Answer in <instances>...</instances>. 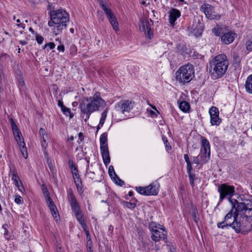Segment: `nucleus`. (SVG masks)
I'll list each match as a JSON object with an SVG mask.
<instances>
[{
    "instance_id": "obj_1",
    "label": "nucleus",
    "mask_w": 252,
    "mask_h": 252,
    "mask_svg": "<svg viewBox=\"0 0 252 252\" xmlns=\"http://www.w3.org/2000/svg\"><path fill=\"white\" fill-rule=\"evenodd\" d=\"M238 199L241 201L238 204L234 212V223L232 228L236 233L252 230V200L240 195Z\"/></svg>"
},
{
    "instance_id": "obj_2",
    "label": "nucleus",
    "mask_w": 252,
    "mask_h": 252,
    "mask_svg": "<svg viewBox=\"0 0 252 252\" xmlns=\"http://www.w3.org/2000/svg\"><path fill=\"white\" fill-rule=\"evenodd\" d=\"M104 105V101L100 97L99 93H96L93 96L82 99L79 104L82 117L84 121L89 119L91 114Z\"/></svg>"
},
{
    "instance_id": "obj_3",
    "label": "nucleus",
    "mask_w": 252,
    "mask_h": 252,
    "mask_svg": "<svg viewBox=\"0 0 252 252\" xmlns=\"http://www.w3.org/2000/svg\"><path fill=\"white\" fill-rule=\"evenodd\" d=\"M69 20V14L64 10L59 9L53 10L50 12V20L48 21V25L53 27V32L57 35L66 29Z\"/></svg>"
},
{
    "instance_id": "obj_4",
    "label": "nucleus",
    "mask_w": 252,
    "mask_h": 252,
    "mask_svg": "<svg viewBox=\"0 0 252 252\" xmlns=\"http://www.w3.org/2000/svg\"><path fill=\"white\" fill-rule=\"evenodd\" d=\"M229 62L224 54L216 56L209 63V72L212 79L221 78L226 72Z\"/></svg>"
},
{
    "instance_id": "obj_5",
    "label": "nucleus",
    "mask_w": 252,
    "mask_h": 252,
    "mask_svg": "<svg viewBox=\"0 0 252 252\" xmlns=\"http://www.w3.org/2000/svg\"><path fill=\"white\" fill-rule=\"evenodd\" d=\"M218 191L220 193V199L217 206H219L225 198L228 199L231 205H237L241 202V200L232 199L231 198L234 195L235 190V187L232 185H229L227 184H222L220 185L218 188Z\"/></svg>"
},
{
    "instance_id": "obj_6",
    "label": "nucleus",
    "mask_w": 252,
    "mask_h": 252,
    "mask_svg": "<svg viewBox=\"0 0 252 252\" xmlns=\"http://www.w3.org/2000/svg\"><path fill=\"white\" fill-rule=\"evenodd\" d=\"M193 76V66L188 63L179 68L176 72L175 78L180 83L184 84L190 82Z\"/></svg>"
},
{
    "instance_id": "obj_7",
    "label": "nucleus",
    "mask_w": 252,
    "mask_h": 252,
    "mask_svg": "<svg viewBox=\"0 0 252 252\" xmlns=\"http://www.w3.org/2000/svg\"><path fill=\"white\" fill-rule=\"evenodd\" d=\"M87 165L86 168V175L93 180L100 181L101 180V175L102 171L98 164L95 162L91 163L89 165V160H87Z\"/></svg>"
},
{
    "instance_id": "obj_8",
    "label": "nucleus",
    "mask_w": 252,
    "mask_h": 252,
    "mask_svg": "<svg viewBox=\"0 0 252 252\" xmlns=\"http://www.w3.org/2000/svg\"><path fill=\"white\" fill-rule=\"evenodd\" d=\"M199 157L202 164L207 163L210 159V145L208 140L202 137V147Z\"/></svg>"
},
{
    "instance_id": "obj_9",
    "label": "nucleus",
    "mask_w": 252,
    "mask_h": 252,
    "mask_svg": "<svg viewBox=\"0 0 252 252\" xmlns=\"http://www.w3.org/2000/svg\"><path fill=\"white\" fill-rule=\"evenodd\" d=\"M237 205H232L231 209L226 215L224 220L217 223V226L219 228L223 229L228 227L232 228V224L234 223V212L236 210Z\"/></svg>"
},
{
    "instance_id": "obj_10",
    "label": "nucleus",
    "mask_w": 252,
    "mask_h": 252,
    "mask_svg": "<svg viewBox=\"0 0 252 252\" xmlns=\"http://www.w3.org/2000/svg\"><path fill=\"white\" fill-rule=\"evenodd\" d=\"M153 25V22L151 19L142 20L139 24V28L141 32H145L146 37L151 39L153 37V31L151 26Z\"/></svg>"
},
{
    "instance_id": "obj_11",
    "label": "nucleus",
    "mask_w": 252,
    "mask_h": 252,
    "mask_svg": "<svg viewBox=\"0 0 252 252\" xmlns=\"http://www.w3.org/2000/svg\"><path fill=\"white\" fill-rule=\"evenodd\" d=\"M200 10L210 20H218L220 17V15L214 11V7L209 4H202L200 7Z\"/></svg>"
},
{
    "instance_id": "obj_12",
    "label": "nucleus",
    "mask_w": 252,
    "mask_h": 252,
    "mask_svg": "<svg viewBox=\"0 0 252 252\" xmlns=\"http://www.w3.org/2000/svg\"><path fill=\"white\" fill-rule=\"evenodd\" d=\"M15 138L20 148L21 152L23 157L27 158H28V152L26 145L24 141V139L22 136V134L18 128L12 130Z\"/></svg>"
},
{
    "instance_id": "obj_13",
    "label": "nucleus",
    "mask_w": 252,
    "mask_h": 252,
    "mask_svg": "<svg viewBox=\"0 0 252 252\" xmlns=\"http://www.w3.org/2000/svg\"><path fill=\"white\" fill-rule=\"evenodd\" d=\"M132 108V102L126 100H121L115 106L116 111L123 114L125 112H129Z\"/></svg>"
},
{
    "instance_id": "obj_14",
    "label": "nucleus",
    "mask_w": 252,
    "mask_h": 252,
    "mask_svg": "<svg viewBox=\"0 0 252 252\" xmlns=\"http://www.w3.org/2000/svg\"><path fill=\"white\" fill-rule=\"evenodd\" d=\"M169 25L174 27L177 24V20L181 17V13L179 9L171 8L167 12Z\"/></svg>"
},
{
    "instance_id": "obj_15",
    "label": "nucleus",
    "mask_w": 252,
    "mask_h": 252,
    "mask_svg": "<svg viewBox=\"0 0 252 252\" xmlns=\"http://www.w3.org/2000/svg\"><path fill=\"white\" fill-rule=\"evenodd\" d=\"M210 115V122L211 125L218 126L221 122V119L219 118V112L218 108L213 106L209 110Z\"/></svg>"
},
{
    "instance_id": "obj_16",
    "label": "nucleus",
    "mask_w": 252,
    "mask_h": 252,
    "mask_svg": "<svg viewBox=\"0 0 252 252\" xmlns=\"http://www.w3.org/2000/svg\"><path fill=\"white\" fill-rule=\"evenodd\" d=\"M236 36L237 34L232 32L224 33L221 37V42L224 44H229L234 41Z\"/></svg>"
},
{
    "instance_id": "obj_17",
    "label": "nucleus",
    "mask_w": 252,
    "mask_h": 252,
    "mask_svg": "<svg viewBox=\"0 0 252 252\" xmlns=\"http://www.w3.org/2000/svg\"><path fill=\"white\" fill-rule=\"evenodd\" d=\"M166 236V231L164 230V228L161 227V228H159V230H157L152 233L151 238L153 241L158 242L160 240L164 239Z\"/></svg>"
},
{
    "instance_id": "obj_18",
    "label": "nucleus",
    "mask_w": 252,
    "mask_h": 252,
    "mask_svg": "<svg viewBox=\"0 0 252 252\" xmlns=\"http://www.w3.org/2000/svg\"><path fill=\"white\" fill-rule=\"evenodd\" d=\"M106 15L108 19L114 30L116 32L119 31V24L117 22L116 17L112 13V11H106Z\"/></svg>"
},
{
    "instance_id": "obj_19",
    "label": "nucleus",
    "mask_w": 252,
    "mask_h": 252,
    "mask_svg": "<svg viewBox=\"0 0 252 252\" xmlns=\"http://www.w3.org/2000/svg\"><path fill=\"white\" fill-rule=\"evenodd\" d=\"M159 185L157 182H154L147 186V195H156L159 191Z\"/></svg>"
},
{
    "instance_id": "obj_20",
    "label": "nucleus",
    "mask_w": 252,
    "mask_h": 252,
    "mask_svg": "<svg viewBox=\"0 0 252 252\" xmlns=\"http://www.w3.org/2000/svg\"><path fill=\"white\" fill-rule=\"evenodd\" d=\"M69 201L71 209L73 212L80 210V208L76 198L72 193L70 195Z\"/></svg>"
},
{
    "instance_id": "obj_21",
    "label": "nucleus",
    "mask_w": 252,
    "mask_h": 252,
    "mask_svg": "<svg viewBox=\"0 0 252 252\" xmlns=\"http://www.w3.org/2000/svg\"><path fill=\"white\" fill-rule=\"evenodd\" d=\"M72 174L73 175L75 186L77 188L78 191H82L83 188L81 178L78 173V171H76L75 172L74 171Z\"/></svg>"
},
{
    "instance_id": "obj_22",
    "label": "nucleus",
    "mask_w": 252,
    "mask_h": 252,
    "mask_svg": "<svg viewBox=\"0 0 252 252\" xmlns=\"http://www.w3.org/2000/svg\"><path fill=\"white\" fill-rule=\"evenodd\" d=\"M48 207L49 208L52 215L54 219H57L59 217L58 212L57 209V207L53 202L51 198H48V201H46Z\"/></svg>"
},
{
    "instance_id": "obj_23",
    "label": "nucleus",
    "mask_w": 252,
    "mask_h": 252,
    "mask_svg": "<svg viewBox=\"0 0 252 252\" xmlns=\"http://www.w3.org/2000/svg\"><path fill=\"white\" fill-rule=\"evenodd\" d=\"M100 149L104 163L106 165L110 162V157L109 156L108 148H101Z\"/></svg>"
},
{
    "instance_id": "obj_24",
    "label": "nucleus",
    "mask_w": 252,
    "mask_h": 252,
    "mask_svg": "<svg viewBox=\"0 0 252 252\" xmlns=\"http://www.w3.org/2000/svg\"><path fill=\"white\" fill-rule=\"evenodd\" d=\"M100 148L108 147L107 133L106 132H104L100 135Z\"/></svg>"
},
{
    "instance_id": "obj_25",
    "label": "nucleus",
    "mask_w": 252,
    "mask_h": 252,
    "mask_svg": "<svg viewBox=\"0 0 252 252\" xmlns=\"http://www.w3.org/2000/svg\"><path fill=\"white\" fill-rule=\"evenodd\" d=\"M245 88L248 93L252 94V74L247 78L245 84Z\"/></svg>"
},
{
    "instance_id": "obj_26",
    "label": "nucleus",
    "mask_w": 252,
    "mask_h": 252,
    "mask_svg": "<svg viewBox=\"0 0 252 252\" xmlns=\"http://www.w3.org/2000/svg\"><path fill=\"white\" fill-rule=\"evenodd\" d=\"M10 172L12 173V180L13 181L15 186L20 184V181H21L17 174L16 170L15 169H13V170L11 169Z\"/></svg>"
},
{
    "instance_id": "obj_27",
    "label": "nucleus",
    "mask_w": 252,
    "mask_h": 252,
    "mask_svg": "<svg viewBox=\"0 0 252 252\" xmlns=\"http://www.w3.org/2000/svg\"><path fill=\"white\" fill-rule=\"evenodd\" d=\"M179 108L182 111L187 112L190 108V104L186 101H182L179 104Z\"/></svg>"
},
{
    "instance_id": "obj_28",
    "label": "nucleus",
    "mask_w": 252,
    "mask_h": 252,
    "mask_svg": "<svg viewBox=\"0 0 252 252\" xmlns=\"http://www.w3.org/2000/svg\"><path fill=\"white\" fill-rule=\"evenodd\" d=\"M149 228L153 233L156 231L159 230V228H161V226L152 221L149 223Z\"/></svg>"
},
{
    "instance_id": "obj_29",
    "label": "nucleus",
    "mask_w": 252,
    "mask_h": 252,
    "mask_svg": "<svg viewBox=\"0 0 252 252\" xmlns=\"http://www.w3.org/2000/svg\"><path fill=\"white\" fill-rule=\"evenodd\" d=\"M184 158L187 163V170H192V162L190 161L188 154H185Z\"/></svg>"
},
{
    "instance_id": "obj_30",
    "label": "nucleus",
    "mask_w": 252,
    "mask_h": 252,
    "mask_svg": "<svg viewBox=\"0 0 252 252\" xmlns=\"http://www.w3.org/2000/svg\"><path fill=\"white\" fill-rule=\"evenodd\" d=\"M184 158L187 163V170H192V162L190 161L188 154H185Z\"/></svg>"
},
{
    "instance_id": "obj_31",
    "label": "nucleus",
    "mask_w": 252,
    "mask_h": 252,
    "mask_svg": "<svg viewBox=\"0 0 252 252\" xmlns=\"http://www.w3.org/2000/svg\"><path fill=\"white\" fill-rule=\"evenodd\" d=\"M189 175V183L192 187L194 186V181L195 180V175L191 173L192 170H187Z\"/></svg>"
},
{
    "instance_id": "obj_32",
    "label": "nucleus",
    "mask_w": 252,
    "mask_h": 252,
    "mask_svg": "<svg viewBox=\"0 0 252 252\" xmlns=\"http://www.w3.org/2000/svg\"><path fill=\"white\" fill-rule=\"evenodd\" d=\"M245 46L247 51H252V38H246L245 39Z\"/></svg>"
},
{
    "instance_id": "obj_33",
    "label": "nucleus",
    "mask_w": 252,
    "mask_h": 252,
    "mask_svg": "<svg viewBox=\"0 0 252 252\" xmlns=\"http://www.w3.org/2000/svg\"><path fill=\"white\" fill-rule=\"evenodd\" d=\"M42 192L44 194L45 198H46V201H48V198H51L49 195V192L46 189V188L45 187L44 185L42 186Z\"/></svg>"
},
{
    "instance_id": "obj_34",
    "label": "nucleus",
    "mask_w": 252,
    "mask_h": 252,
    "mask_svg": "<svg viewBox=\"0 0 252 252\" xmlns=\"http://www.w3.org/2000/svg\"><path fill=\"white\" fill-rule=\"evenodd\" d=\"M112 179H113L116 184L120 186H123L125 185V182L122 181L117 175H116L115 177H114Z\"/></svg>"
},
{
    "instance_id": "obj_35",
    "label": "nucleus",
    "mask_w": 252,
    "mask_h": 252,
    "mask_svg": "<svg viewBox=\"0 0 252 252\" xmlns=\"http://www.w3.org/2000/svg\"><path fill=\"white\" fill-rule=\"evenodd\" d=\"M136 190L141 194L147 195V187L136 188Z\"/></svg>"
},
{
    "instance_id": "obj_36",
    "label": "nucleus",
    "mask_w": 252,
    "mask_h": 252,
    "mask_svg": "<svg viewBox=\"0 0 252 252\" xmlns=\"http://www.w3.org/2000/svg\"><path fill=\"white\" fill-rule=\"evenodd\" d=\"M74 213L78 221L84 220L83 215L81 213V210H79L77 212H74Z\"/></svg>"
},
{
    "instance_id": "obj_37",
    "label": "nucleus",
    "mask_w": 252,
    "mask_h": 252,
    "mask_svg": "<svg viewBox=\"0 0 252 252\" xmlns=\"http://www.w3.org/2000/svg\"><path fill=\"white\" fill-rule=\"evenodd\" d=\"M108 173L109 176L111 177L112 179H113L114 177H115L117 175L114 171V167L112 165L109 166L108 169Z\"/></svg>"
},
{
    "instance_id": "obj_38",
    "label": "nucleus",
    "mask_w": 252,
    "mask_h": 252,
    "mask_svg": "<svg viewBox=\"0 0 252 252\" xmlns=\"http://www.w3.org/2000/svg\"><path fill=\"white\" fill-rule=\"evenodd\" d=\"M61 109H62L63 113L66 116H69L71 118L72 117V116L71 115V114L70 112V110L69 108L64 106V107H63V108H62Z\"/></svg>"
},
{
    "instance_id": "obj_39",
    "label": "nucleus",
    "mask_w": 252,
    "mask_h": 252,
    "mask_svg": "<svg viewBox=\"0 0 252 252\" xmlns=\"http://www.w3.org/2000/svg\"><path fill=\"white\" fill-rule=\"evenodd\" d=\"M99 4L100 5V6H101L102 8L103 9V10H104L105 13L106 14V11H111V10L108 8L104 4V1L103 0H100V1H99Z\"/></svg>"
},
{
    "instance_id": "obj_40",
    "label": "nucleus",
    "mask_w": 252,
    "mask_h": 252,
    "mask_svg": "<svg viewBox=\"0 0 252 252\" xmlns=\"http://www.w3.org/2000/svg\"><path fill=\"white\" fill-rule=\"evenodd\" d=\"M15 202L18 204H22L24 201L23 198L21 196L16 195L15 197Z\"/></svg>"
},
{
    "instance_id": "obj_41",
    "label": "nucleus",
    "mask_w": 252,
    "mask_h": 252,
    "mask_svg": "<svg viewBox=\"0 0 252 252\" xmlns=\"http://www.w3.org/2000/svg\"><path fill=\"white\" fill-rule=\"evenodd\" d=\"M47 138L46 137H40L41 146L44 149H45L48 145V143L46 142Z\"/></svg>"
},
{
    "instance_id": "obj_42",
    "label": "nucleus",
    "mask_w": 252,
    "mask_h": 252,
    "mask_svg": "<svg viewBox=\"0 0 252 252\" xmlns=\"http://www.w3.org/2000/svg\"><path fill=\"white\" fill-rule=\"evenodd\" d=\"M192 162L195 164H196L197 165H199V164L202 165V163L201 162V160L200 159L199 156H196V157H193L192 158Z\"/></svg>"
},
{
    "instance_id": "obj_43",
    "label": "nucleus",
    "mask_w": 252,
    "mask_h": 252,
    "mask_svg": "<svg viewBox=\"0 0 252 252\" xmlns=\"http://www.w3.org/2000/svg\"><path fill=\"white\" fill-rule=\"evenodd\" d=\"M124 205L129 209H133L136 206V204L129 202H124Z\"/></svg>"
},
{
    "instance_id": "obj_44",
    "label": "nucleus",
    "mask_w": 252,
    "mask_h": 252,
    "mask_svg": "<svg viewBox=\"0 0 252 252\" xmlns=\"http://www.w3.org/2000/svg\"><path fill=\"white\" fill-rule=\"evenodd\" d=\"M35 36H36V40L37 42L39 44H41L44 40L43 37L42 36H41L37 33L35 34Z\"/></svg>"
},
{
    "instance_id": "obj_45",
    "label": "nucleus",
    "mask_w": 252,
    "mask_h": 252,
    "mask_svg": "<svg viewBox=\"0 0 252 252\" xmlns=\"http://www.w3.org/2000/svg\"><path fill=\"white\" fill-rule=\"evenodd\" d=\"M221 29L219 28H214L212 30V32L216 35V36H219L221 32Z\"/></svg>"
},
{
    "instance_id": "obj_46",
    "label": "nucleus",
    "mask_w": 252,
    "mask_h": 252,
    "mask_svg": "<svg viewBox=\"0 0 252 252\" xmlns=\"http://www.w3.org/2000/svg\"><path fill=\"white\" fill-rule=\"evenodd\" d=\"M39 136L40 137H47V134L45 130L43 128H40L39 129Z\"/></svg>"
},
{
    "instance_id": "obj_47",
    "label": "nucleus",
    "mask_w": 252,
    "mask_h": 252,
    "mask_svg": "<svg viewBox=\"0 0 252 252\" xmlns=\"http://www.w3.org/2000/svg\"><path fill=\"white\" fill-rule=\"evenodd\" d=\"M86 247L87 248L88 252H93V250L92 249L93 247V242H87Z\"/></svg>"
},
{
    "instance_id": "obj_48",
    "label": "nucleus",
    "mask_w": 252,
    "mask_h": 252,
    "mask_svg": "<svg viewBox=\"0 0 252 252\" xmlns=\"http://www.w3.org/2000/svg\"><path fill=\"white\" fill-rule=\"evenodd\" d=\"M69 167L71 170L72 173L74 171L75 172L76 171H78L77 167L75 166L73 162H71V163L70 161H69Z\"/></svg>"
},
{
    "instance_id": "obj_49",
    "label": "nucleus",
    "mask_w": 252,
    "mask_h": 252,
    "mask_svg": "<svg viewBox=\"0 0 252 252\" xmlns=\"http://www.w3.org/2000/svg\"><path fill=\"white\" fill-rule=\"evenodd\" d=\"M20 184L17 185L16 187L17 188V189L20 191H21V192H24L25 191L24 187H23L21 181H20Z\"/></svg>"
},
{
    "instance_id": "obj_50",
    "label": "nucleus",
    "mask_w": 252,
    "mask_h": 252,
    "mask_svg": "<svg viewBox=\"0 0 252 252\" xmlns=\"http://www.w3.org/2000/svg\"><path fill=\"white\" fill-rule=\"evenodd\" d=\"M84 139V138L83 133L80 132L78 134V139L77 140V142L78 143V144H80V143L82 142Z\"/></svg>"
},
{
    "instance_id": "obj_51",
    "label": "nucleus",
    "mask_w": 252,
    "mask_h": 252,
    "mask_svg": "<svg viewBox=\"0 0 252 252\" xmlns=\"http://www.w3.org/2000/svg\"><path fill=\"white\" fill-rule=\"evenodd\" d=\"M107 113L108 111L107 110H104L103 112L101 113L100 119L105 120L107 117Z\"/></svg>"
},
{
    "instance_id": "obj_52",
    "label": "nucleus",
    "mask_w": 252,
    "mask_h": 252,
    "mask_svg": "<svg viewBox=\"0 0 252 252\" xmlns=\"http://www.w3.org/2000/svg\"><path fill=\"white\" fill-rule=\"evenodd\" d=\"M78 221L83 229L87 227L84 220H78Z\"/></svg>"
},
{
    "instance_id": "obj_53",
    "label": "nucleus",
    "mask_w": 252,
    "mask_h": 252,
    "mask_svg": "<svg viewBox=\"0 0 252 252\" xmlns=\"http://www.w3.org/2000/svg\"><path fill=\"white\" fill-rule=\"evenodd\" d=\"M11 127L12 130L17 129L18 127L12 119H10Z\"/></svg>"
},
{
    "instance_id": "obj_54",
    "label": "nucleus",
    "mask_w": 252,
    "mask_h": 252,
    "mask_svg": "<svg viewBox=\"0 0 252 252\" xmlns=\"http://www.w3.org/2000/svg\"><path fill=\"white\" fill-rule=\"evenodd\" d=\"M55 44L54 42H49L48 43V47L50 49H53L55 47Z\"/></svg>"
},
{
    "instance_id": "obj_55",
    "label": "nucleus",
    "mask_w": 252,
    "mask_h": 252,
    "mask_svg": "<svg viewBox=\"0 0 252 252\" xmlns=\"http://www.w3.org/2000/svg\"><path fill=\"white\" fill-rule=\"evenodd\" d=\"M58 50L61 52H64V47L63 45H60L57 47Z\"/></svg>"
},
{
    "instance_id": "obj_56",
    "label": "nucleus",
    "mask_w": 252,
    "mask_h": 252,
    "mask_svg": "<svg viewBox=\"0 0 252 252\" xmlns=\"http://www.w3.org/2000/svg\"><path fill=\"white\" fill-rule=\"evenodd\" d=\"M19 85L21 87L25 86V82L23 78H20L19 80Z\"/></svg>"
},
{
    "instance_id": "obj_57",
    "label": "nucleus",
    "mask_w": 252,
    "mask_h": 252,
    "mask_svg": "<svg viewBox=\"0 0 252 252\" xmlns=\"http://www.w3.org/2000/svg\"><path fill=\"white\" fill-rule=\"evenodd\" d=\"M162 139L163 140V142H164V143L165 144V146L166 147H168V145L169 144V142L167 139V138L166 137H162Z\"/></svg>"
},
{
    "instance_id": "obj_58",
    "label": "nucleus",
    "mask_w": 252,
    "mask_h": 252,
    "mask_svg": "<svg viewBox=\"0 0 252 252\" xmlns=\"http://www.w3.org/2000/svg\"><path fill=\"white\" fill-rule=\"evenodd\" d=\"M58 106L59 107H61V109L62 108H63V107L65 106L63 105V101L60 100H58Z\"/></svg>"
},
{
    "instance_id": "obj_59",
    "label": "nucleus",
    "mask_w": 252,
    "mask_h": 252,
    "mask_svg": "<svg viewBox=\"0 0 252 252\" xmlns=\"http://www.w3.org/2000/svg\"><path fill=\"white\" fill-rule=\"evenodd\" d=\"M83 230L84 231V232H85V234L86 235V236H88V235H90V233H89V230L87 228V227H86L85 228H84L83 229Z\"/></svg>"
},
{
    "instance_id": "obj_60",
    "label": "nucleus",
    "mask_w": 252,
    "mask_h": 252,
    "mask_svg": "<svg viewBox=\"0 0 252 252\" xmlns=\"http://www.w3.org/2000/svg\"><path fill=\"white\" fill-rule=\"evenodd\" d=\"M86 240H87V242H92V240H91L90 235H88V236H86Z\"/></svg>"
},
{
    "instance_id": "obj_61",
    "label": "nucleus",
    "mask_w": 252,
    "mask_h": 252,
    "mask_svg": "<svg viewBox=\"0 0 252 252\" xmlns=\"http://www.w3.org/2000/svg\"><path fill=\"white\" fill-rule=\"evenodd\" d=\"M17 26H18V27H21V28H22L23 29H25V24H21V23L17 24Z\"/></svg>"
},
{
    "instance_id": "obj_62",
    "label": "nucleus",
    "mask_w": 252,
    "mask_h": 252,
    "mask_svg": "<svg viewBox=\"0 0 252 252\" xmlns=\"http://www.w3.org/2000/svg\"><path fill=\"white\" fill-rule=\"evenodd\" d=\"M105 120L101 119L100 120L99 123L100 126H103Z\"/></svg>"
},
{
    "instance_id": "obj_63",
    "label": "nucleus",
    "mask_w": 252,
    "mask_h": 252,
    "mask_svg": "<svg viewBox=\"0 0 252 252\" xmlns=\"http://www.w3.org/2000/svg\"><path fill=\"white\" fill-rule=\"evenodd\" d=\"M19 43L23 45H25L27 44V42L24 40H20Z\"/></svg>"
},
{
    "instance_id": "obj_64",
    "label": "nucleus",
    "mask_w": 252,
    "mask_h": 252,
    "mask_svg": "<svg viewBox=\"0 0 252 252\" xmlns=\"http://www.w3.org/2000/svg\"><path fill=\"white\" fill-rule=\"evenodd\" d=\"M74 137L73 136H71L70 137H69L68 139V140L69 141H73L74 140Z\"/></svg>"
}]
</instances>
